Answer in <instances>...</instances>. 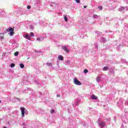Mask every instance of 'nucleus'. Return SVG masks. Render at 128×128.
Returning <instances> with one entry per match:
<instances>
[{"label": "nucleus", "instance_id": "nucleus-30", "mask_svg": "<svg viewBox=\"0 0 128 128\" xmlns=\"http://www.w3.org/2000/svg\"><path fill=\"white\" fill-rule=\"evenodd\" d=\"M0 102H2V100H0Z\"/></svg>", "mask_w": 128, "mask_h": 128}, {"label": "nucleus", "instance_id": "nucleus-8", "mask_svg": "<svg viewBox=\"0 0 128 128\" xmlns=\"http://www.w3.org/2000/svg\"><path fill=\"white\" fill-rule=\"evenodd\" d=\"M108 70V67L106 66L102 68V70Z\"/></svg>", "mask_w": 128, "mask_h": 128}, {"label": "nucleus", "instance_id": "nucleus-6", "mask_svg": "<svg viewBox=\"0 0 128 128\" xmlns=\"http://www.w3.org/2000/svg\"><path fill=\"white\" fill-rule=\"evenodd\" d=\"M91 98L92 100H98V97L96 95H92Z\"/></svg>", "mask_w": 128, "mask_h": 128}, {"label": "nucleus", "instance_id": "nucleus-27", "mask_svg": "<svg viewBox=\"0 0 128 128\" xmlns=\"http://www.w3.org/2000/svg\"><path fill=\"white\" fill-rule=\"evenodd\" d=\"M84 8H86V6H84Z\"/></svg>", "mask_w": 128, "mask_h": 128}, {"label": "nucleus", "instance_id": "nucleus-15", "mask_svg": "<svg viewBox=\"0 0 128 128\" xmlns=\"http://www.w3.org/2000/svg\"><path fill=\"white\" fill-rule=\"evenodd\" d=\"M14 56H18V52H16L14 54Z\"/></svg>", "mask_w": 128, "mask_h": 128}, {"label": "nucleus", "instance_id": "nucleus-25", "mask_svg": "<svg viewBox=\"0 0 128 128\" xmlns=\"http://www.w3.org/2000/svg\"><path fill=\"white\" fill-rule=\"evenodd\" d=\"M0 38L2 39L4 38V36H0Z\"/></svg>", "mask_w": 128, "mask_h": 128}, {"label": "nucleus", "instance_id": "nucleus-21", "mask_svg": "<svg viewBox=\"0 0 128 128\" xmlns=\"http://www.w3.org/2000/svg\"><path fill=\"white\" fill-rule=\"evenodd\" d=\"M27 8H28V10H30V6H27Z\"/></svg>", "mask_w": 128, "mask_h": 128}, {"label": "nucleus", "instance_id": "nucleus-28", "mask_svg": "<svg viewBox=\"0 0 128 128\" xmlns=\"http://www.w3.org/2000/svg\"><path fill=\"white\" fill-rule=\"evenodd\" d=\"M4 128H8L6 126H4Z\"/></svg>", "mask_w": 128, "mask_h": 128}, {"label": "nucleus", "instance_id": "nucleus-11", "mask_svg": "<svg viewBox=\"0 0 128 128\" xmlns=\"http://www.w3.org/2000/svg\"><path fill=\"white\" fill-rule=\"evenodd\" d=\"M98 8L100 10H102V6H98Z\"/></svg>", "mask_w": 128, "mask_h": 128}, {"label": "nucleus", "instance_id": "nucleus-19", "mask_svg": "<svg viewBox=\"0 0 128 128\" xmlns=\"http://www.w3.org/2000/svg\"><path fill=\"white\" fill-rule=\"evenodd\" d=\"M30 34L31 36H34V32H30Z\"/></svg>", "mask_w": 128, "mask_h": 128}, {"label": "nucleus", "instance_id": "nucleus-12", "mask_svg": "<svg viewBox=\"0 0 128 128\" xmlns=\"http://www.w3.org/2000/svg\"><path fill=\"white\" fill-rule=\"evenodd\" d=\"M64 20L65 22H68V17H66V16H64Z\"/></svg>", "mask_w": 128, "mask_h": 128}, {"label": "nucleus", "instance_id": "nucleus-14", "mask_svg": "<svg viewBox=\"0 0 128 128\" xmlns=\"http://www.w3.org/2000/svg\"><path fill=\"white\" fill-rule=\"evenodd\" d=\"M47 65L48 66H52V63H47Z\"/></svg>", "mask_w": 128, "mask_h": 128}, {"label": "nucleus", "instance_id": "nucleus-13", "mask_svg": "<svg viewBox=\"0 0 128 128\" xmlns=\"http://www.w3.org/2000/svg\"><path fill=\"white\" fill-rule=\"evenodd\" d=\"M88 72V70H86V69H85L84 70V74H87Z\"/></svg>", "mask_w": 128, "mask_h": 128}, {"label": "nucleus", "instance_id": "nucleus-29", "mask_svg": "<svg viewBox=\"0 0 128 128\" xmlns=\"http://www.w3.org/2000/svg\"><path fill=\"white\" fill-rule=\"evenodd\" d=\"M0 34H2V33H0Z\"/></svg>", "mask_w": 128, "mask_h": 128}, {"label": "nucleus", "instance_id": "nucleus-2", "mask_svg": "<svg viewBox=\"0 0 128 128\" xmlns=\"http://www.w3.org/2000/svg\"><path fill=\"white\" fill-rule=\"evenodd\" d=\"M74 84H76L77 86H82V82H80L78 81V80L76 78H75L74 80Z\"/></svg>", "mask_w": 128, "mask_h": 128}, {"label": "nucleus", "instance_id": "nucleus-10", "mask_svg": "<svg viewBox=\"0 0 128 128\" xmlns=\"http://www.w3.org/2000/svg\"><path fill=\"white\" fill-rule=\"evenodd\" d=\"M14 66H16V64H10V68H14Z\"/></svg>", "mask_w": 128, "mask_h": 128}, {"label": "nucleus", "instance_id": "nucleus-22", "mask_svg": "<svg viewBox=\"0 0 128 128\" xmlns=\"http://www.w3.org/2000/svg\"><path fill=\"white\" fill-rule=\"evenodd\" d=\"M36 40H38V42H40V40H42L40 38H37Z\"/></svg>", "mask_w": 128, "mask_h": 128}, {"label": "nucleus", "instance_id": "nucleus-9", "mask_svg": "<svg viewBox=\"0 0 128 128\" xmlns=\"http://www.w3.org/2000/svg\"><path fill=\"white\" fill-rule=\"evenodd\" d=\"M20 66L21 68H24V65L23 64H20Z\"/></svg>", "mask_w": 128, "mask_h": 128}, {"label": "nucleus", "instance_id": "nucleus-18", "mask_svg": "<svg viewBox=\"0 0 128 128\" xmlns=\"http://www.w3.org/2000/svg\"><path fill=\"white\" fill-rule=\"evenodd\" d=\"M76 0V2H77V4H80V0Z\"/></svg>", "mask_w": 128, "mask_h": 128}, {"label": "nucleus", "instance_id": "nucleus-1", "mask_svg": "<svg viewBox=\"0 0 128 128\" xmlns=\"http://www.w3.org/2000/svg\"><path fill=\"white\" fill-rule=\"evenodd\" d=\"M6 32H9L8 34L10 36H12L14 34V28H9L8 29L6 30Z\"/></svg>", "mask_w": 128, "mask_h": 128}, {"label": "nucleus", "instance_id": "nucleus-26", "mask_svg": "<svg viewBox=\"0 0 128 128\" xmlns=\"http://www.w3.org/2000/svg\"><path fill=\"white\" fill-rule=\"evenodd\" d=\"M57 98H60V94L57 95Z\"/></svg>", "mask_w": 128, "mask_h": 128}, {"label": "nucleus", "instance_id": "nucleus-5", "mask_svg": "<svg viewBox=\"0 0 128 128\" xmlns=\"http://www.w3.org/2000/svg\"><path fill=\"white\" fill-rule=\"evenodd\" d=\"M99 126H100V128H104V126H106V124L104 122H100Z\"/></svg>", "mask_w": 128, "mask_h": 128}, {"label": "nucleus", "instance_id": "nucleus-16", "mask_svg": "<svg viewBox=\"0 0 128 128\" xmlns=\"http://www.w3.org/2000/svg\"><path fill=\"white\" fill-rule=\"evenodd\" d=\"M50 114H54V109H52V110H50Z\"/></svg>", "mask_w": 128, "mask_h": 128}, {"label": "nucleus", "instance_id": "nucleus-4", "mask_svg": "<svg viewBox=\"0 0 128 128\" xmlns=\"http://www.w3.org/2000/svg\"><path fill=\"white\" fill-rule=\"evenodd\" d=\"M62 48L66 52H70V50H68L66 46H63Z\"/></svg>", "mask_w": 128, "mask_h": 128}, {"label": "nucleus", "instance_id": "nucleus-7", "mask_svg": "<svg viewBox=\"0 0 128 128\" xmlns=\"http://www.w3.org/2000/svg\"><path fill=\"white\" fill-rule=\"evenodd\" d=\"M58 58L59 60H64V57L62 56L61 55H59L58 56Z\"/></svg>", "mask_w": 128, "mask_h": 128}, {"label": "nucleus", "instance_id": "nucleus-24", "mask_svg": "<svg viewBox=\"0 0 128 128\" xmlns=\"http://www.w3.org/2000/svg\"><path fill=\"white\" fill-rule=\"evenodd\" d=\"M122 10H124V8L122 7L121 8Z\"/></svg>", "mask_w": 128, "mask_h": 128}, {"label": "nucleus", "instance_id": "nucleus-23", "mask_svg": "<svg viewBox=\"0 0 128 128\" xmlns=\"http://www.w3.org/2000/svg\"><path fill=\"white\" fill-rule=\"evenodd\" d=\"M30 36H28V38H27V40H30Z\"/></svg>", "mask_w": 128, "mask_h": 128}, {"label": "nucleus", "instance_id": "nucleus-17", "mask_svg": "<svg viewBox=\"0 0 128 128\" xmlns=\"http://www.w3.org/2000/svg\"><path fill=\"white\" fill-rule=\"evenodd\" d=\"M100 77H98L96 78V81L97 82H100Z\"/></svg>", "mask_w": 128, "mask_h": 128}, {"label": "nucleus", "instance_id": "nucleus-20", "mask_svg": "<svg viewBox=\"0 0 128 128\" xmlns=\"http://www.w3.org/2000/svg\"><path fill=\"white\" fill-rule=\"evenodd\" d=\"M28 34H26L25 35V38H28Z\"/></svg>", "mask_w": 128, "mask_h": 128}, {"label": "nucleus", "instance_id": "nucleus-3", "mask_svg": "<svg viewBox=\"0 0 128 128\" xmlns=\"http://www.w3.org/2000/svg\"><path fill=\"white\" fill-rule=\"evenodd\" d=\"M20 110H21V112H22V118L24 116V110H26V108L24 107H20Z\"/></svg>", "mask_w": 128, "mask_h": 128}]
</instances>
